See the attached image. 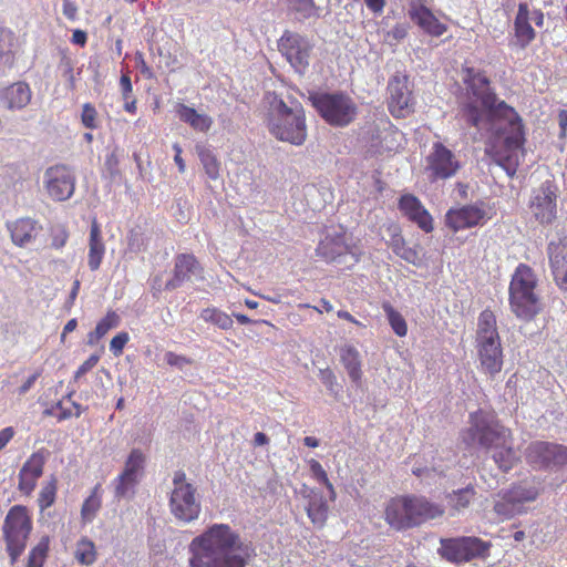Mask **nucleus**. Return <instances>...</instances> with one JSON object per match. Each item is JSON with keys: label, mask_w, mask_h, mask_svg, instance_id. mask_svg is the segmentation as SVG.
Returning <instances> with one entry per match:
<instances>
[{"label": "nucleus", "mask_w": 567, "mask_h": 567, "mask_svg": "<svg viewBox=\"0 0 567 567\" xmlns=\"http://www.w3.org/2000/svg\"><path fill=\"white\" fill-rule=\"evenodd\" d=\"M558 124L560 127V136L566 135L567 130V110H560L558 114Z\"/></svg>", "instance_id": "64"}, {"label": "nucleus", "mask_w": 567, "mask_h": 567, "mask_svg": "<svg viewBox=\"0 0 567 567\" xmlns=\"http://www.w3.org/2000/svg\"><path fill=\"white\" fill-rule=\"evenodd\" d=\"M310 470H311L312 475L316 477V480L319 483L327 486V488L330 492V498L333 499L336 496L333 486L330 483L328 475H327L326 471L323 470V467L321 466V464L319 462L312 460L310 463Z\"/></svg>", "instance_id": "50"}, {"label": "nucleus", "mask_w": 567, "mask_h": 567, "mask_svg": "<svg viewBox=\"0 0 567 567\" xmlns=\"http://www.w3.org/2000/svg\"><path fill=\"white\" fill-rule=\"evenodd\" d=\"M16 38L12 31L0 28V62L11 68L14 63Z\"/></svg>", "instance_id": "39"}, {"label": "nucleus", "mask_w": 567, "mask_h": 567, "mask_svg": "<svg viewBox=\"0 0 567 567\" xmlns=\"http://www.w3.org/2000/svg\"><path fill=\"white\" fill-rule=\"evenodd\" d=\"M63 14L71 21L76 19L78 7L70 0H63Z\"/></svg>", "instance_id": "59"}, {"label": "nucleus", "mask_w": 567, "mask_h": 567, "mask_svg": "<svg viewBox=\"0 0 567 567\" xmlns=\"http://www.w3.org/2000/svg\"><path fill=\"white\" fill-rule=\"evenodd\" d=\"M486 218V210L482 203L451 208L445 215V224L454 233L478 226Z\"/></svg>", "instance_id": "20"}, {"label": "nucleus", "mask_w": 567, "mask_h": 567, "mask_svg": "<svg viewBox=\"0 0 567 567\" xmlns=\"http://www.w3.org/2000/svg\"><path fill=\"white\" fill-rule=\"evenodd\" d=\"M199 318L205 322L218 327L221 330H229L234 324V321L229 315L215 307L203 309L200 311Z\"/></svg>", "instance_id": "43"}, {"label": "nucleus", "mask_w": 567, "mask_h": 567, "mask_svg": "<svg viewBox=\"0 0 567 567\" xmlns=\"http://www.w3.org/2000/svg\"><path fill=\"white\" fill-rule=\"evenodd\" d=\"M32 529L28 509L22 505L12 506L3 523V535L11 563L14 564L23 553Z\"/></svg>", "instance_id": "10"}, {"label": "nucleus", "mask_w": 567, "mask_h": 567, "mask_svg": "<svg viewBox=\"0 0 567 567\" xmlns=\"http://www.w3.org/2000/svg\"><path fill=\"white\" fill-rule=\"evenodd\" d=\"M515 42L519 49H526L536 38V32L529 22V8L526 2L518 4L517 14L514 20Z\"/></svg>", "instance_id": "26"}, {"label": "nucleus", "mask_w": 567, "mask_h": 567, "mask_svg": "<svg viewBox=\"0 0 567 567\" xmlns=\"http://www.w3.org/2000/svg\"><path fill=\"white\" fill-rule=\"evenodd\" d=\"M130 337L127 332H120L114 336L110 342V350L115 357L122 354L125 344L128 342Z\"/></svg>", "instance_id": "53"}, {"label": "nucleus", "mask_w": 567, "mask_h": 567, "mask_svg": "<svg viewBox=\"0 0 567 567\" xmlns=\"http://www.w3.org/2000/svg\"><path fill=\"white\" fill-rule=\"evenodd\" d=\"M49 548L48 538H43L29 554L27 567H42Z\"/></svg>", "instance_id": "49"}, {"label": "nucleus", "mask_w": 567, "mask_h": 567, "mask_svg": "<svg viewBox=\"0 0 567 567\" xmlns=\"http://www.w3.org/2000/svg\"><path fill=\"white\" fill-rule=\"evenodd\" d=\"M540 489L542 482L536 477L522 481L499 494V499L495 502L494 511L505 518H511L522 513L524 503L534 502L538 497Z\"/></svg>", "instance_id": "11"}, {"label": "nucleus", "mask_w": 567, "mask_h": 567, "mask_svg": "<svg viewBox=\"0 0 567 567\" xmlns=\"http://www.w3.org/2000/svg\"><path fill=\"white\" fill-rule=\"evenodd\" d=\"M308 100L318 114L331 126H348L358 114L355 102L341 91L310 92Z\"/></svg>", "instance_id": "8"}, {"label": "nucleus", "mask_w": 567, "mask_h": 567, "mask_svg": "<svg viewBox=\"0 0 567 567\" xmlns=\"http://www.w3.org/2000/svg\"><path fill=\"white\" fill-rule=\"evenodd\" d=\"M165 361L171 367H176L181 370L184 369L185 365H188L190 363V360L188 358L176 354L171 351L165 353Z\"/></svg>", "instance_id": "55"}, {"label": "nucleus", "mask_w": 567, "mask_h": 567, "mask_svg": "<svg viewBox=\"0 0 567 567\" xmlns=\"http://www.w3.org/2000/svg\"><path fill=\"white\" fill-rule=\"evenodd\" d=\"M488 451H492V458L503 472L512 470L519 460L518 453L514 449L512 432L508 437H505L504 443L498 442Z\"/></svg>", "instance_id": "28"}, {"label": "nucleus", "mask_w": 567, "mask_h": 567, "mask_svg": "<svg viewBox=\"0 0 567 567\" xmlns=\"http://www.w3.org/2000/svg\"><path fill=\"white\" fill-rule=\"evenodd\" d=\"M82 124L90 130L97 127V112L91 103H85L81 114Z\"/></svg>", "instance_id": "51"}, {"label": "nucleus", "mask_w": 567, "mask_h": 567, "mask_svg": "<svg viewBox=\"0 0 567 567\" xmlns=\"http://www.w3.org/2000/svg\"><path fill=\"white\" fill-rule=\"evenodd\" d=\"M278 50L297 73L305 74L313 50V43L308 37L286 30L278 40Z\"/></svg>", "instance_id": "12"}, {"label": "nucleus", "mask_w": 567, "mask_h": 567, "mask_svg": "<svg viewBox=\"0 0 567 567\" xmlns=\"http://www.w3.org/2000/svg\"><path fill=\"white\" fill-rule=\"evenodd\" d=\"M550 442L548 441H533L525 451L524 456L528 465L534 470L547 471L548 468V454Z\"/></svg>", "instance_id": "30"}, {"label": "nucleus", "mask_w": 567, "mask_h": 567, "mask_svg": "<svg viewBox=\"0 0 567 567\" xmlns=\"http://www.w3.org/2000/svg\"><path fill=\"white\" fill-rule=\"evenodd\" d=\"M146 456L140 449H133L125 463L123 471L113 480L114 497L117 501L132 498L135 487L140 483L145 470Z\"/></svg>", "instance_id": "13"}, {"label": "nucleus", "mask_w": 567, "mask_h": 567, "mask_svg": "<svg viewBox=\"0 0 567 567\" xmlns=\"http://www.w3.org/2000/svg\"><path fill=\"white\" fill-rule=\"evenodd\" d=\"M146 249V237L140 227L133 228L127 235V250L134 254Z\"/></svg>", "instance_id": "48"}, {"label": "nucleus", "mask_w": 567, "mask_h": 567, "mask_svg": "<svg viewBox=\"0 0 567 567\" xmlns=\"http://www.w3.org/2000/svg\"><path fill=\"white\" fill-rule=\"evenodd\" d=\"M462 81L466 85V99L460 114L471 126L493 131L496 137L486 148L492 162L513 178L523 156L525 142L523 124L517 112L498 100L489 87L487 76L474 68L462 69Z\"/></svg>", "instance_id": "1"}, {"label": "nucleus", "mask_w": 567, "mask_h": 567, "mask_svg": "<svg viewBox=\"0 0 567 567\" xmlns=\"http://www.w3.org/2000/svg\"><path fill=\"white\" fill-rule=\"evenodd\" d=\"M74 557L80 565H92L96 560L94 543L85 536L79 539L75 546Z\"/></svg>", "instance_id": "44"}, {"label": "nucleus", "mask_w": 567, "mask_h": 567, "mask_svg": "<svg viewBox=\"0 0 567 567\" xmlns=\"http://www.w3.org/2000/svg\"><path fill=\"white\" fill-rule=\"evenodd\" d=\"M282 2L287 11L299 21L319 16V8L316 6L315 0H282Z\"/></svg>", "instance_id": "34"}, {"label": "nucleus", "mask_w": 567, "mask_h": 567, "mask_svg": "<svg viewBox=\"0 0 567 567\" xmlns=\"http://www.w3.org/2000/svg\"><path fill=\"white\" fill-rule=\"evenodd\" d=\"M99 354H91L75 371L74 381L76 382L80 378H82L85 373L91 371L99 362Z\"/></svg>", "instance_id": "54"}, {"label": "nucleus", "mask_w": 567, "mask_h": 567, "mask_svg": "<svg viewBox=\"0 0 567 567\" xmlns=\"http://www.w3.org/2000/svg\"><path fill=\"white\" fill-rule=\"evenodd\" d=\"M476 495L475 488L468 485L464 488L453 491L447 495V505L455 512H461L468 507Z\"/></svg>", "instance_id": "41"}, {"label": "nucleus", "mask_w": 567, "mask_h": 567, "mask_svg": "<svg viewBox=\"0 0 567 567\" xmlns=\"http://www.w3.org/2000/svg\"><path fill=\"white\" fill-rule=\"evenodd\" d=\"M389 323L396 336L404 337L408 332V327L404 318L394 310L390 305H384L383 307Z\"/></svg>", "instance_id": "45"}, {"label": "nucleus", "mask_w": 567, "mask_h": 567, "mask_svg": "<svg viewBox=\"0 0 567 567\" xmlns=\"http://www.w3.org/2000/svg\"><path fill=\"white\" fill-rule=\"evenodd\" d=\"M400 210L425 233L433 230V219L430 213L414 195L406 194L399 200Z\"/></svg>", "instance_id": "22"}, {"label": "nucleus", "mask_w": 567, "mask_h": 567, "mask_svg": "<svg viewBox=\"0 0 567 567\" xmlns=\"http://www.w3.org/2000/svg\"><path fill=\"white\" fill-rule=\"evenodd\" d=\"M392 251L412 265H419L421 259L415 248L408 247L404 238L400 234H394L389 244Z\"/></svg>", "instance_id": "38"}, {"label": "nucleus", "mask_w": 567, "mask_h": 567, "mask_svg": "<svg viewBox=\"0 0 567 567\" xmlns=\"http://www.w3.org/2000/svg\"><path fill=\"white\" fill-rule=\"evenodd\" d=\"M362 249L340 228L329 229L316 248V255L340 269H351L361 259Z\"/></svg>", "instance_id": "7"}, {"label": "nucleus", "mask_w": 567, "mask_h": 567, "mask_svg": "<svg viewBox=\"0 0 567 567\" xmlns=\"http://www.w3.org/2000/svg\"><path fill=\"white\" fill-rule=\"evenodd\" d=\"M14 430L11 426L4 427L0 431V451L12 440Z\"/></svg>", "instance_id": "60"}, {"label": "nucleus", "mask_w": 567, "mask_h": 567, "mask_svg": "<svg viewBox=\"0 0 567 567\" xmlns=\"http://www.w3.org/2000/svg\"><path fill=\"white\" fill-rule=\"evenodd\" d=\"M105 255V244L102 238L101 228L94 219L91 224L89 236L87 266L92 271H96Z\"/></svg>", "instance_id": "29"}, {"label": "nucleus", "mask_w": 567, "mask_h": 567, "mask_svg": "<svg viewBox=\"0 0 567 567\" xmlns=\"http://www.w3.org/2000/svg\"><path fill=\"white\" fill-rule=\"evenodd\" d=\"M188 549L192 567H246L254 556L250 544L227 524L212 525L193 538Z\"/></svg>", "instance_id": "2"}, {"label": "nucleus", "mask_w": 567, "mask_h": 567, "mask_svg": "<svg viewBox=\"0 0 567 567\" xmlns=\"http://www.w3.org/2000/svg\"><path fill=\"white\" fill-rule=\"evenodd\" d=\"M547 254L551 274L567 269V236L558 237V240H550Z\"/></svg>", "instance_id": "33"}, {"label": "nucleus", "mask_w": 567, "mask_h": 567, "mask_svg": "<svg viewBox=\"0 0 567 567\" xmlns=\"http://www.w3.org/2000/svg\"><path fill=\"white\" fill-rule=\"evenodd\" d=\"M14 245L25 247L32 244L42 231V226L32 218H19L7 224Z\"/></svg>", "instance_id": "23"}, {"label": "nucleus", "mask_w": 567, "mask_h": 567, "mask_svg": "<svg viewBox=\"0 0 567 567\" xmlns=\"http://www.w3.org/2000/svg\"><path fill=\"white\" fill-rule=\"evenodd\" d=\"M102 506V486L96 484L90 496L83 502L81 518L84 523H92Z\"/></svg>", "instance_id": "36"}, {"label": "nucleus", "mask_w": 567, "mask_h": 567, "mask_svg": "<svg viewBox=\"0 0 567 567\" xmlns=\"http://www.w3.org/2000/svg\"><path fill=\"white\" fill-rule=\"evenodd\" d=\"M307 514L310 520L322 526L328 517V504L321 494L313 493L309 497Z\"/></svg>", "instance_id": "35"}, {"label": "nucleus", "mask_w": 567, "mask_h": 567, "mask_svg": "<svg viewBox=\"0 0 567 567\" xmlns=\"http://www.w3.org/2000/svg\"><path fill=\"white\" fill-rule=\"evenodd\" d=\"M489 544L477 537H458L441 540V556L452 563L470 561L487 556Z\"/></svg>", "instance_id": "16"}, {"label": "nucleus", "mask_w": 567, "mask_h": 567, "mask_svg": "<svg viewBox=\"0 0 567 567\" xmlns=\"http://www.w3.org/2000/svg\"><path fill=\"white\" fill-rule=\"evenodd\" d=\"M176 113L181 121L188 124L193 130L206 133L213 125V118L204 113H198L194 107L186 104H178Z\"/></svg>", "instance_id": "31"}, {"label": "nucleus", "mask_w": 567, "mask_h": 567, "mask_svg": "<svg viewBox=\"0 0 567 567\" xmlns=\"http://www.w3.org/2000/svg\"><path fill=\"white\" fill-rule=\"evenodd\" d=\"M340 359L351 381L359 385L362 378V363L359 351L353 346H344L340 350Z\"/></svg>", "instance_id": "32"}, {"label": "nucleus", "mask_w": 567, "mask_h": 567, "mask_svg": "<svg viewBox=\"0 0 567 567\" xmlns=\"http://www.w3.org/2000/svg\"><path fill=\"white\" fill-rule=\"evenodd\" d=\"M537 282L536 274L529 266H517L508 293L511 310L519 320L530 321L543 310L540 297L536 292Z\"/></svg>", "instance_id": "5"}, {"label": "nucleus", "mask_w": 567, "mask_h": 567, "mask_svg": "<svg viewBox=\"0 0 567 567\" xmlns=\"http://www.w3.org/2000/svg\"><path fill=\"white\" fill-rule=\"evenodd\" d=\"M120 323V317L114 311H109L106 316L101 319L95 329L87 333L86 343L94 346L102 339L111 329L116 328Z\"/></svg>", "instance_id": "37"}, {"label": "nucleus", "mask_w": 567, "mask_h": 567, "mask_svg": "<svg viewBox=\"0 0 567 567\" xmlns=\"http://www.w3.org/2000/svg\"><path fill=\"white\" fill-rule=\"evenodd\" d=\"M267 104V124L270 133L278 140L293 145H301L307 137L306 117L302 106L291 103L288 106L274 92H267L264 97Z\"/></svg>", "instance_id": "3"}, {"label": "nucleus", "mask_w": 567, "mask_h": 567, "mask_svg": "<svg viewBox=\"0 0 567 567\" xmlns=\"http://www.w3.org/2000/svg\"><path fill=\"white\" fill-rule=\"evenodd\" d=\"M168 505L174 518L184 524L198 519L202 512L200 499L195 486L172 489Z\"/></svg>", "instance_id": "17"}, {"label": "nucleus", "mask_w": 567, "mask_h": 567, "mask_svg": "<svg viewBox=\"0 0 567 567\" xmlns=\"http://www.w3.org/2000/svg\"><path fill=\"white\" fill-rule=\"evenodd\" d=\"M470 426L463 440L468 446L489 450L509 436L511 430L502 425L494 412L478 410L470 414Z\"/></svg>", "instance_id": "9"}, {"label": "nucleus", "mask_w": 567, "mask_h": 567, "mask_svg": "<svg viewBox=\"0 0 567 567\" xmlns=\"http://www.w3.org/2000/svg\"><path fill=\"white\" fill-rule=\"evenodd\" d=\"M551 275L557 287L560 290L567 292V269H561V271H555Z\"/></svg>", "instance_id": "57"}, {"label": "nucleus", "mask_w": 567, "mask_h": 567, "mask_svg": "<svg viewBox=\"0 0 567 567\" xmlns=\"http://www.w3.org/2000/svg\"><path fill=\"white\" fill-rule=\"evenodd\" d=\"M367 7L374 13H381L385 6V0H365Z\"/></svg>", "instance_id": "63"}, {"label": "nucleus", "mask_w": 567, "mask_h": 567, "mask_svg": "<svg viewBox=\"0 0 567 567\" xmlns=\"http://www.w3.org/2000/svg\"><path fill=\"white\" fill-rule=\"evenodd\" d=\"M196 152L206 175L213 181L218 179L220 176V163L217 161L215 154L204 145H197Z\"/></svg>", "instance_id": "40"}, {"label": "nucleus", "mask_w": 567, "mask_h": 567, "mask_svg": "<svg viewBox=\"0 0 567 567\" xmlns=\"http://www.w3.org/2000/svg\"><path fill=\"white\" fill-rule=\"evenodd\" d=\"M320 381L326 385L327 390L330 394L337 396L339 393V385L337 382V378L332 370L330 369H321L319 373Z\"/></svg>", "instance_id": "52"}, {"label": "nucleus", "mask_w": 567, "mask_h": 567, "mask_svg": "<svg viewBox=\"0 0 567 567\" xmlns=\"http://www.w3.org/2000/svg\"><path fill=\"white\" fill-rule=\"evenodd\" d=\"M443 507L424 496L408 495L392 498L385 507L386 523L398 529H409L442 516Z\"/></svg>", "instance_id": "4"}, {"label": "nucleus", "mask_w": 567, "mask_h": 567, "mask_svg": "<svg viewBox=\"0 0 567 567\" xmlns=\"http://www.w3.org/2000/svg\"><path fill=\"white\" fill-rule=\"evenodd\" d=\"M44 184L52 199L63 202L74 193L75 176L65 165L51 166L44 173Z\"/></svg>", "instance_id": "18"}, {"label": "nucleus", "mask_w": 567, "mask_h": 567, "mask_svg": "<svg viewBox=\"0 0 567 567\" xmlns=\"http://www.w3.org/2000/svg\"><path fill=\"white\" fill-rule=\"evenodd\" d=\"M409 28V23L400 22L396 23L391 30L385 31L382 29L384 42L390 45H396L408 37Z\"/></svg>", "instance_id": "46"}, {"label": "nucleus", "mask_w": 567, "mask_h": 567, "mask_svg": "<svg viewBox=\"0 0 567 567\" xmlns=\"http://www.w3.org/2000/svg\"><path fill=\"white\" fill-rule=\"evenodd\" d=\"M184 486L194 485L186 481V474L183 471L175 472L173 477V489L183 488Z\"/></svg>", "instance_id": "58"}, {"label": "nucleus", "mask_w": 567, "mask_h": 567, "mask_svg": "<svg viewBox=\"0 0 567 567\" xmlns=\"http://www.w3.org/2000/svg\"><path fill=\"white\" fill-rule=\"evenodd\" d=\"M389 110L394 116H404L411 103V92L405 80L394 78L389 82Z\"/></svg>", "instance_id": "24"}, {"label": "nucleus", "mask_w": 567, "mask_h": 567, "mask_svg": "<svg viewBox=\"0 0 567 567\" xmlns=\"http://www.w3.org/2000/svg\"><path fill=\"white\" fill-rule=\"evenodd\" d=\"M548 472L557 473L567 470V446L550 442L548 454Z\"/></svg>", "instance_id": "42"}, {"label": "nucleus", "mask_w": 567, "mask_h": 567, "mask_svg": "<svg viewBox=\"0 0 567 567\" xmlns=\"http://www.w3.org/2000/svg\"><path fill=\"white\" fill-rule=\"evenodd\" d=\"M55 495H56V482L54 478H52L50 482H48L45 485H43L38 503L41 511H44L45 508L52 506L55 502Z\"/></svg>", "instance_id": "47"}, {"label": "nucleus", "mask_w": 567, "mask_h": 567, "mask_svg": "<svg viewBox=\"0 0 567 567\" xmlns=\"http://www.w3.org/2000/svg\"><path fill=\"white\" fill-rule=\"evenodd\" d=\"M204 269L192 254H179L174 259L173 275L165 284L168 291L176 290L185 284L204 279Z\"/></svg>", "instance_id": "19"}, {"label": "nucleus", "mask_w": 567, "mask_h": 567, "mask_svg": "<svg viewBox=\"0 0 567 567\" xmlns=\"http://www.w3.org/2000/svg\"><path fill=\"white\" fill-rule=\"evenodd\" d=\"M173 150L175 151L174 162L178 166V171L181 173H184L186 169V165H185L184 159L182 158V152H183L182 147L179 144L176 143L173 145Z\"/></svg>", "instance_id": "62"}, {"label": "nucleus", "mask_w": 567, "mask_h": 567, "mask_svg": "<svg viewBox=\"0 0 567 567\" xmlns=\"http://www.w3.org/2000/svg\"><path fill=\"white\" fill-rule=\"evenodd\" d=\"M409 16L429 35L441 37L447 30V27L440 22L433 12L423 4L413 7L409 11Z\"/></svg>", "instance_id": "27"}, {"label": "nucleus", "mask_w": 567, "mask_h": 567, "mask_svg": "<svg viewBox=\"0 0 567 567\" xmlns=\"http://www.w3.org/2000/svg\"><path fill=\"white\" fill-rule=\"evenodd\" d=\"M558 187L551 181H545L533 189L528 208L532 217L542 226H548L557 218Z\"/></svg>", "instance_id": "15"}, {"label": "nucleus", "mask_w": 567, "mask_h": 567, "mask_svg": "<svg viewBox=\"0 0 567 567\" xmlns=\"http://www.w3.org/2000/svg\"><path fill=\"white\" fill-rule=\"evenodd\" d=\"M41 375V371L34 372L32 375H30L27 381L19 388V394L23 395L27 392L30 391V389L33 386L38 378Z\"/></svg>", "instance_id": "61"}, {"label": "nucleus", "mask_w": 567, "mask_h": 567, "mask_svg": "<svg viewBox=\"0 0 567 567\" xmlns=\"http://www.w3.org/2000/svg\"><path fill=\"white\" fill-rule=\"evenodd\" d=\"M32 92L25 82H16L0 90V102L8 110H22L31 101Z\"/></svg>", "instance_id": "25"}, {"label": "nucleus", "mask_w": 567, "mask_h": 567, "mask_svg": "<svg viewBox=\"0 0 567 567\" xmlns=\"http://www.w3.org/2000/svg\"><path fill=\"white\" fill-rule=\"evenodd\" d=\"M461 167L455 154L441 142H435L424 158V173L430 182L452 178Z\"/></svg>", "instance_id": "14"}, {"label": "nucleus", "mask_w": 567, "mask_h": 567, "mask_svg": "<svg viewBox=\"0 0 567 567\" xmlns=\"http://www.w3.org/2000/svg\"><path fill=\"white\" fill-rule=\"evenodd\" d=\"M120 85H121V90H122L123 100L131 99L133 87H132L131 79L127 73L122 74V76L120 79Z\"/></svg>", "instance_id": "56"}, {"label": "nucleus", "mask_w": 567, "mask_h": 567, "mask_svg": "<svg viewBox=\"0 0 567 567\" xmlns=\"http://www.w3.org/2000/svg\"><path fill=\"white\" fill-rule=\"evenodd\" d=\"M49 451L41 449L31 454L19 472V489L30 495L37 486V481L43 474V467Z\"/></svg>", "instance_id": "21"}, {"label": "nucleus", "mask_w": 567, "mask_h": 567, "mask_svg": "<svg viewBox=\"0 0 567 567\" xmlns=\"http://www.w3.org/2000/svg\"><path fill=\"white\" fill-rule=\"evenodd\" d=\"M476 350L482 370L495 375L503 368V349L493 311L485 309L480 313L476 330Z\"/></svg>", "instance_id": "6"}]
</instances>
